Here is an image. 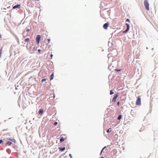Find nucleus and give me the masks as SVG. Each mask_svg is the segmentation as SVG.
<instances>
[{"label": "nucleus", "instance_id": "f257e3e1", "mask_svg": "<svg viewBox=\"0 0 158 158\" xmlns=\"http://www.w3.org/2000/svg\"><path fill=\"white\" fill-rule=\"evenodd\" d=\"M144 5L146 8V9L148 11L149 10V4L148 3V0H145L144 1Z\"/></svg>", "mask_w": 158, "mask_h": 158}, {"label": "nucleus", "instance_id": "f03ea898", "mask_svg": "<svg viewBox=\"0 0 158 158\" xmlns=\"http://www.w3.org/2000/svg\"><path fill=\"white\" fill-rule=\"evenodd\" d=\"M136 104L137 105H140L141 104V98L140 96H138L136 102Z\"/></svg>", "mask_w": 158, "mask_h": 158}, {"label": "nucleus", "instance_id": "7ed1b4c3", "mask_svg": "<svg viewBox=\"0 0 158 158\" xmlns=\"http://www.w3.org/2000/svg\"><path fill=\"white\" fill-rule=\"evenodd\" d=\"M41 39V36L40 35H38L37 36L36 40L37 44H39L40 40Z\"/></svg>", "mask_w": 158, "mask_h": 158}, {"label": "nucleus", "instance_id": "20e7f679", "mask_svg": "<svg viewBox=\"0 0 158 158\" xmlns=\"http://www.w3.org/2000/svg\"><path fill=\"white\" fill-rule=\"evenodd\" d=\"M125 24L127 26V29L126 30L123 32L124 33L127 32L129 30L130 28V26L128 24L126 23Z\"/></svg>", "mask_w": 158, "mask_h": 158}, {"label": "nucleus", "instance_id": "39448f33", "mask_svg": "<svg viewBox=\"0 0 158 158\" xmlns=\"http://www.w3.org/2000/svg\"><path fill=\"white\" fill-rule=\"evenodd\" d=\"M109 26V23H106L105 24H104L103 26V28L106 30L107 29V27H108Z\"/></svg>", "mask_w": 158, "mask_h": 158}, {"label": "nucleus", "instance_id": "423d86ee", "mask_svg": "<svg viewBox=\"0 0 158 158\" xmlns=\"http://www.w3.org/2000/svg\"><path fill=\"white\" fill-rule=\"evenodd\" d=\"M118 97V94H116L114 97L113 98L112 100V102H115L116 101V99Z\"/></svg>", "mask_w": 158, "mask_h": 158}, {"label": "nucleus", "instance_id": "0eeeda50", "mask_svg": "<svg viewBox=\"0 0 158 158\" xmlns=\"http://www.w3.org/2000/svg\"><path fill=\"white\" fill-rule=\"evenodd\" d=\"M17 8H20V5H15V6H13V8L14 9H15Z\"/></svg>", "mask_w": 158, "mask_h": 158}, {"label": "nucleus", "instance_id": "6e6552de", "mask_svg": "<svg viewBox=\"0 0 158 158\" xmlns=\"http://www.w3.org/2000/svg\"><path fill=\"white\" fill-rule=\"evenodd\" d=\"M12 144V142L10 141H8L6 143V145L7 146H10Z\"/></svg>", "mask_w": 158, "mask_h": 158}, {"label": "nucleus", "instance_id": "1a4fd4ad", "mask_svg": "<svg viewBox=\"0 0 158 158\" xmlns=\"http://www.w3.org/2000/svg\"><path fill=\"white\" fill-rule=\"evenodd\" d=\"M59 150L61 152H62L64 151L65 149V148L64 147L63 148H59Z\"/></svg>", "mask_w": 158, "mask_h": 158}, {"label": "nucleus", "instance_id": "9d476101", "mask_svg": "<svg viewBox=\"0 0 158 158\" xmlns=\"http://www.w3.org/2000/svg\"><path fill=\"white\" fill-rule=\"evenodd\" d=\"M24 41L28 43L30 42V39L29 38H27L24 40Z\"/></svg>", "mask_w": 158, "mask_h": 158}, {"label": "nucleus", "instance_id": "9b49d317", "mask_svg": "<svg viewBox=\"0 0 158 158\" xmlns=\"http://www.w3.org/2000/svg\"><path fill=\"white\" fill-rule=\"evenodd\" d=\"M44 112V110L43 109H40L39 111V114H42Z\"/></svg>", "mask_w": 158, "mask_h": 158}, {"label": "nucleus", "instance_id": "f8f14e48", "mask_svg": "<svg viewBox=\"0 0 158 158\" xmlns=\"http://www.w3.org/2000/svg\"><path fill=\"white\" fill-rule=\"evenodd\" d=\"M8 139L10 140L12 142L14 143H16V141L14 139Z\"/></svg>", "mask_w": 158, "mask_h": 158}, {"label": "nucleus", "instance_id": "ddd939ff", "mask_svg": "<svg viewBox=\"0 0 158 158\" xmlns=\"http://www.w3.org/2000/svg\"><path fill=\"white\" fill-rule=\"evenodd\" d=\"M53 77H54V74H53V73L50 76V80H52L53 78Z\"/></svg>", "mask_w": 158, "mask_h": 158}, {"label": "nucleus", "instance_id": "4468645a", "mask_svg": "<svg viewBox=\"0 0 158 158\" xmlns=\"http://www.w3.org/2000/svg\"><path fill=\"white\" fill-rule=\"evenodd\" d=\"M65 139L64 138L62 137L60 139V142H62L65 140Z\"/></svg>", "mask_w": 158, "mask_h": 158}, {"label": "nucleus", "instance_id": "2eb2a0df", "mask_svg": "<svg viewBox=\"0 0 158 158\" xmlns=\"http://www.w3.org/2000/svg\"><path fill=\"white\" fill-rule=\"evenodd\" d=\"M121 118H122V115H120L118 116V120H119L121 119Z\"/></svg>", "mask_w": 158, "mask_h": 158}, {"label": "nucleus", "instance_id": "dca6fc26", "mask_svg": "<svg viewBox=\"0 0 158 158\" xmlns=\"http://www.w3.org/2000/svg\"><path fill=\"white\" fill-rule=\"evenodd\" d=\"M111 131V128H109V129L107 131V133H109Z\"/></svg>", "mask_w": 158, "mask_h": 158}, {"label": "nucleus", "instance_id": "f3484780", "mask_svg": "<svg viewBox=\"0 0 158 158\" xmlns=\"http://www.w3.org/2000/svg\"><path fill=\"white\" fill-rule=\"evenodd\" d=\"M114 93V92L112 91V90H111L110 91V94L112 95Z\"/></svg>", "mask_w": 158, "mask_h": 158}, {"label": "nucleus", "instance_id": "a211bd4d", "mask_svg": "<svg viewBox=\"0 0 158 158\" xmlns=\"http://www.w3.org/2000/svg\"><path fill=\"white\" fill-rule=\"evenodd\" d=\"M46 79H43L42 81H41L42 82L45 81L46 80Z\"/></svg>", "mask_w": 158, "mask_h": 158}, {"label": "nucleus", "instance_id": "6ab92c4d", "mask_svg": "<svg viewBox=\"0 0 158 158\" xmlns=\"http://www.w3.org/2000/svg\"><path fill=\"white\" fill-rule=\"evenodd\" d=\"M126 21L128 22H130V20L129 19H127L126 20Z\"/></svg>", "mask_w": 158, "mask_h": 158}, {"label": "nucleus", "instance_id": "aec40b11", "mask_svg": "<svg viewBox=\"0 0 158 158\" xmlns=\"http://www.w3.org/2000/svg\"><path fill=\"white\" fill-rule=\"evenodd\" d=\"M47 40H48V43H49L50 42V39H47Z\"/></svg>", "mask_w": 158, "mask_h": 158}, {"label": "nucleus", "instance_id": "412c9836", "mask_svg": "<svg viewBox=\"0 0 158 158\" xmlns=\"http://www.w3.org/2000/svg\"><path fill=\"white\" fill-rule=\"evenodd\" d=\"M3 142V141L2 140H0V144L1 143H2Z\"/></svg>", "mask_w": 158, "mask_h": 158}, {"label": "nucleus", "instance_id": "4be33fe9", "mask_svg": "<svg viewBox=\"0 0 158 158\" xmlns=\"http://www.w3.org/2000/svg\"><path fill=\"white\" fill-rule=\"evenodd\" d=\"M57 124V122H55L54 123V125H56Z\"/></svg>", "mask_w": 158, "mask_h": 158}, {"label": "nucleus", "instance_id": "5701e85b", "mask_svg": "<svg viewBox=\"0 0 158 158\" xmlns=\"http://www.w3.org/2000/svg\"><path fill=\"white\" fill-rule=\"evenodd\" d=\"M38 52H39V53H40V52H41V50L40 49H38Z\"/></svg>", "mask_w": 158, "mask_h": 158}, {"label": "nucleus", "instance_id": "b1692460", "mask_svg": "<svg viewBox=\"0 0 158 158\" xmlns=\"http://www.w3.org/2000/svg\"><path fill=\"white\" fill-rule=\"evenodd\" d=\"M117 105L118 106H119V102H118L117 103Z\"/></svg>", "mask_w": 158, "mask_h": 158}, {"label": "nucleus", "instance_id": "393cba45", "mask_svg": "<svg viewBox=\"0 0 158 158\" xmlns=\"http://www.w3.org/2000/svg\"><path fill=\"white\" fill-rule=\"evenodd\" d=\"M106 147H104L102 149V150L101 151V152H102L103 151V150Z\"/></svg>", "mask_w": 158, "mask_h": 158}, {"label": "nucleus", "instance_id": "a878e982", "mask_svg": "<svg viewBox=\"0 0 158 158\" xmlns=\"http://www.w3.org/2000/svg\"><path fill=\"white\" fill-rule=\"evenodd\" d=\"M27 32H28V31H30V29H28L27 30Z\"/></svg>", "mask_w": 158, "mask_h": 158}, {"label": "nucleus", "instance_id": "bb28decb", "mask_svg": "<svg viewBox=\"0 0 158 158\" xmlns=\"http://www.w3.org/2000/svg\"><path fill=\"white\" fill-rule=\"evenodd\" d=\"M52 57H53V55L51 54V59H52Z\"/></svg>", "mask_w": 158, "mask_h": 158}, {"label": "nucleus", "instance_id": "cd10ccee", "mask_svg": "<svg viewBox=\"0 0 158 158\" xmlns=\"http://www.w3.org/2000/svg\"><path fill=\"white\" fill-rule=\"evenodd\" d=\"M115 70L117 71H120V70H117V69H115Z\"/></svg>", "mask_w": 158, "mask_h": 158}, {"label": "nucleus", "instance_id": "c85d7f7f", "mask_svg": "<svg viewBox=\"0 0 158 158\" xmlns=\"http://www.w3.org/2000/svg\"><path fill=\"white\" fill-rule=\"evenodd\" d=\"M69 156H70V157H71V154H69Z\"/></svg>", "mask_w": 158, "mask_h": 158}, {"label": "nucleus", "instance_id": "c756f323", "mask_svg": "<svg viewBox=\"0 0 158 158\" xmlns=\"http://www.w3.org/2000/svg\"><path fill=\"white\" fill-rule=\"evenodd\" d=\"M102 152H101V153H100V155H101V154H102Z\"/></svg>", "mask_w": 158, "mask_h": 158}, {"label": "nucleus", "instance_id": "7c9ffc66", "mask_svg": "<svg viewBox=\"0 0 158 158\" xmlns=\"http://www.w3.org/2000/svg\"><path fill=\"white\" fill-rule=\"evenodd\" d=\"M54 98H55V95L54 94Z\"/></svg>", "mask_w": 158, "mask_h": 158}, {"label": "nucleus", "instance_id": "2f4dec72", "mask_svg": "<svg viewBox=\"0 0 158 158\" xmlns=\"http://www.w3.org/2000/svg\"><path fill=\"white\" fill-rule=\"evenodd\" d=\"M101 158H104V157H102Z\"/></svg>", "mask_w": 158, "mask_h": 158}, {"label": "nucleus", "instance_id": "473e14b6", "mask_svg": "<svg viewBox=\"0 0 158 158\" xmlns=\"http://www.w3.org/2000/svg\"><path fill=\"white\" fill-rule=\"evenodd\" d=\"M0 37L1 38V35H0Z\"/></svg>", "mask_w": 158, "mask_h": 158}, {"label": "nucleus", "instance_id": "72a5a7b5", "mask_svg": "<svg viewBox=\"0 0 158 158\" xmlns=\"http://www.w3.org/2000/svg\"><path fill=\"white\" fill-rule=\"evenodd\" d=\"M34 49H35V47H34Z\"/></svg>", "mask_w": 158, "mask_h": 158}]
</instances>
